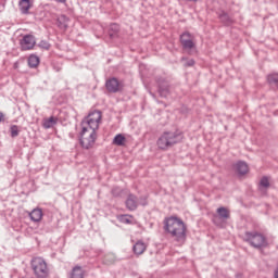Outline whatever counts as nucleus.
Returning <instances> with one entry per match:
<instances>
[{"label": "nucleus", "mask_w": 278, "mask_h": 278, "mask_svg": "<svg viewBox=\"0 0 278 278\" xmlns=\"http://www.w3.org/2000/svg\"><path fill=\"white\" fill-rule=\"evenodd\" d=\"M163 229L177 242L178 247H184L188 238V226L178 216H168L163 220Z\"/></svg>", "instance_id": "nucleus-1"}, {"label": "nucleus", "mask_w": 278, "mask_h": 278, "mask_svg": "<svg viewBox=\"0 0 278 278\" xmlns=\"http://www.w3.org/2000/svg\"><path fill=\"white\" fill-rule=\"evenodd\" d=\"M184 131L176 129L175 131H164L156 140V147L160 151H168L175 144L184 142Z\"/></svg>", "instance_id": "nucleus-2"}, {"label": "nucleus", "mask_w": 278, "mask_h": 278, "mask_svg": "<svg viewBox=\"0 0 278 278\" xmlns=\"http://www.w3.org/2000/svg\"><path fill=\"white\" fill-rule=\"evenodd\" d=\"M243 242H248L253 249H268V238L258 231H245Z\"/></svg>", "instance_id": "nucleus-3"}, {"label": "nucleus", "mask_w": 278, "mask_h": 278, "mask_svg": "<svg viewBox=\"0 0 278 278\" xmlns=\"http://www.w3.org/2000/svg\"><path fill=\"white\" fill-rule=\"evenodd\" d=\"M30 268L36 278H49V275H51L47 261L40 256L31 258Z\"/></svg>", "instance_id": "nucleus-4"}, {"label": "nucleus", "mask_w": 278, "mask_h": 278, "mask_svg": "<svg viewBox=\"0 0 278 278\" xmlns=\"http://www.w3.org/2000/svg\"><path fill=\"white\" fill-rule=\"evenodd\" d=\"M102 113L101 111H92L81 121V128L91 129L97 131L99 129V125H101Z\"/></svg>", "instance_id": "nucleus-5"}, {"label": "nucleus", "mask_w": 278, "mask_h": 278, "mask_svg": "<svg viewBox=\"0 0 278 278\" xmlns=\"http://www.w3.org/2000/svg\"><path fill=\"white\" fill-rule=\"evenodd\" d=\"M79 140L83 149H94V144L97 143V130L81 128Z\"/></svg>", "instance_id": "nucleus-6"}, {"label": "nucleus", "mask_w": 278, "mask_h": 278, "mask_svg": "<svg viewBox=\"0 0 278 278\" xmlns=\"http://www.w3.org/2000/svg\"><path fill=\"white\" fill-rule=\"evenodd\" d=\"M231 218V211L225 206H220L216 210V214L213 215L212 223L219 229L227 227V220Z\"/></svg>", "instance_id": "nucleus-7"}, {"label": "nucleus", "mask_w": 278, "mask_h": 278, "mask_svg": "<svg viewBox=\"0 0 278 278\" xmlns=\"http://www.w3.org/2000/svg\"><path fill=\"white\" fill-rule=\"evenodd\" d=\"M180 45L185 51H192L195 49L197 42L194 41V37L190 31H185L179 37Z\"/></svg>", "instance_id": "nucleus-8"}, {"label": "nucleus", "mask_w": 278, "mask_h": 278, "mask_svg": "<svg viewBox=\"0 0 278 278\" xmlns=\"http://www.w3.org/2000/svg\"><path fill=\"white\" fill-rule=\"evenodd\" d=\"M105 88L108 92L116 94V92H123V90L125 89V84H123V81H119L118 78L112 77L106 79Z\"/></svg>", "instance_id": "nucleus-9"}, {"label": "nucleus", "mask_w": 278, "mask_h": 278, "mask_svg": "<svg viewBox=\"0 0 278 278\" xmlns=\"http://www.w3.org/2000/svg\"><path fill=\"white\" fill-rule=\"evenodd\" d=\"M157 91L160 97L166 98L170 94V84L164 77L156 78Z\"/></svg>", "instance_id": "nucleus-10"}, {"label": "nucleus", "mask_w": 278, "mask_h": 278, "mask_svg": "<svg viewBox=\"0 0 278 278\" xmlns=\"http://www.w3.org/2000/svg\"><path fill=\"white\" fill-rule=\"evenodd\" d=\"M22 51H31L36 47V37L34 35H25L20 41Z\"/></svg>", "instance_id": "nucleus-11"}, {"label": "nucleus", "mask_w": 278, "mask_h": 278, "mask_svg": "<svg viewBox=\"0 0 278 278\" xmlns=\"http://www.w3.org/2000/svg\"><path fill=\"white\" fill-rule=\"evenodd\" d=\"M125 205L129 212H136L138 210V197L134 193L128 194Z\"/></svg>", "instance_id": "nucleus-12"}, {"label": "nucleus", "mask_w": 278, "mask_h": 278, "mask_svg": "<svg viewBox=\"0 0 278 278\" xmlns=\"http://www.w3.org/2000/svg\"><path fill=\"white\" fill-rule=\"evenodd\" d=\"M68 278H86V269L81 265H75L68 271Z\"/></svg>", "instance_id": "nucleus-13"}, {"label": "nucleus", "mask_w": 278, "mask_h": 278, "mask_svg": "<svg viewBox=\"0 0 278 278\" xmlns=\"http://www.w3.org/2000/svg\"><path fill=\"white\" fill-rule=\"evenodd\" d=\"M28 216L33 223H40L45 216V213L42 212V208L36 207L28 212Z\"/></svg>", "instance_id": "nucleus-14"}, {"label": "nucleus", "mask_w": 278, "mask_h": 278, "mask_svg": "<svg viewBox=\"0 0 278 278\" xmlns=\"http://www.w3.org/2000/svg\"><path fill=\"white\" fill-rule=\"evenodd\" d=\"M235 168L239 177H243V175H247L249 173V165L244 161L237 162Z\"/></svg>", "instance_id": "nucleus-15"}, {"label": "nucleus", "mask_w": 278, "mask_h": 278, "mask_svg": "<svg viewBox=\"0 0 278 278\" xmlns=\"http://www.w3.org/2000/svg\"><path fill=\"white\" fill-rule=\"evenodd\" d=\"M68 23H71V18H68L66 15H61L56 20V26L62 31H66V29H68Z\"/></svg>", "instance_id": "nucleus-16"}, {"label": "nucleus", "mask_w": 278, "mask_h": 278, "mask_svg": "<svg viewBox=\"0 0 278 278\" xmlns=\"http://www.w3.org/2000/svg\"><path fill=\"white\" fill-rule=\"evenodd\" d=\"M34 5V0H20L18 7L22 14H29V9Z\"/></svg>", "instance_id": "nucleus-17"}, {"label": "nucleus", "mask_w": 278, "mask_h": 278, "mask_svg": "<svg viewBox=\"0 0 278 278\" xmlns=\"http://www.w3.org/2000/svg\"><path fill=\"white\" fill-rule=\"evenodd\" d=\"M132 251L137 256L142 255V253L147 251V243H144L142 240L137 241L132 247Z\"/></svg>", "instance_id": "nucleus-18"}, {"label": "nucleus", "mask_w": 278, "mask_h": 278, "mask_svg": "<svg viewBox=\"0 0 278 278\" xmlns=\"http://www.w3.org/2000/svg\"><path fill=\"white\" fill-rule=\"evenodd\" d=\"M28 66L29 68H38V66L40 65V58H38V55L36 54H30L28 56Z\"/></svg>", "instance_id": "nucleus-19"}, {"label": "nucleus", "mask_w": 278, "mask_h": 278, "mask_svg": "<svg viewBox=\"0 0 278 278\" xmlns=\"http://www.w3.org/2000/svg\"><path fill=\"white\" fill-rule=\"evenodd\" d=\"M267 83L273 86L275 90H278V73H271L267 75Z\"/></svg>", "instance_id": "nucleus-20"}, {"label": "nucleus", "mask_w": 278, "mask_h": 278, "mask_svg": "<svg viewBox=\"0 0 278 278\" xmlns=\"http://www.w3.org/2000/svg\"><path fill=\"white\" fill-rule=\"evenodd\" d=\"M119 223H123V225H136V219L134 218V215H121L118 217Z\"/></svg>", "instance_id": "nucleus-21"}, {"label": "nucleus", "mask_w": 278, "mask_h": 278, "mask_svg": "<svg viewBox=\"0 0 278 278\" xmlns=\"http://www.w3.org/2000/svg\"><path fill=\"white\" fill-rule=\"evenodd\" d=\"M125 142H127V138H125V135L123 134H117L114 139H113V144L115 147H125Z\"/></svg>", "instance_id": "nucleus-22"}, {"label": "nucleus", "mask_w": 278, "mask_h": 278, "mask_svg": "<svg viewBox=\"0 0 278 278\" xmlns=\"http://www.w3.org/2000/svg\"><path fill=\"white\" fill-rule=\"evenodd\" d=\"M53 125H58L56 117L51 116L49 118L43 119V123H42L43 129H51V127H53Z\"/></svg>", "instance_id": "nucleus-23"}, {"label": "nucleus", "mask_w": 278, "mask_h": 278, "mask_svg": "<svg viewBox=\"0 0 278 278\" xmlns=\"http://www.w3.org/2000/svg\"><path fill=\"white\" fill-rule=\"evenodd\" d=\"M219 20L222 21V23H224V25H233L236 22L233 21V18H231V16H229V14L223 12L222 14H219Z\"/></svg>", "instance_id": "nucleus-24"}, {"label": "nucleus", "mask_w": 278, "mask_h": 278, "mask_svg": "<svg viewBox=\"0 0 278 278\" xmlns=\"http://www.w3.org/2000/svg\"><path fill=\"white\" fill-rule=\"evenodd\" d=\"M258 188H265V190H268V188H270V180L268 179V176H263L261 178Z\"/></svg>", "instance_id": "nucleus-25"}, {"label": "nucleus", "mask_w": 278, "mask_h": 278, "mask_svg": "<svg viewBox=\"0 0 278 278\" xmlns=\"http://www.w3.org/2000/svg\"><path fill=\"white\" fill-rule=\"evenodd\" d=\"M121 31V26H118V24L114 23L111 24L110 26V37L114 38L116 36V34H118Z\"/></svg>", "instance_id": "nucleus-26"}, {"label": "nucleus", "mask_w": 278, "mask_h": 278, "mask_svg": "<svg viewBox=\"0 0 278 278\" xmlns=\"http://www.w3.org/2000/svg\"><path fill=\"white\" fill-rule=\"evenodd\" d=\"M181 62H185V68H189L190 66H194V64H197L194 59L188 60L187 58H181Z\"/></svg>", "instance_id": "nucleus-27"}, {"label": "nucleus", "mask_w": 278, "mask_h": 278, "mask_svg": "<svg viewBox=\"0 0 278 278\" xmlns=\"http://www.w3.org/2000/svg\"><path fill=\"white\" fill-rule=\"evenodd\" d=\"M10 131H11V138H16L21 130H18V127L16 125H12L10 127Z\"/></svg>", "instance_id": "nucleus-28"}, {"label": "nucleus", "mask_w": 278, "mask_h": 278, "mask_svg": "<svg viewBox=\"0 0 278 278\" xmlns=\"http://www.w3.org/2000/svg\"><path fill=\"white\" fill-rule=\"evenodd\" d=\"M39 47H40V49H45L46 51H49L51 49V43H49L46 40H41L39 42Z\"/></svg>", "instance_id": "nucleus-29"}, {"label": "nucleus", "mask_w": 278, "mask_h": 278, "mask_svg": "<svg viewBox=\"0 0 278 278\" xmlns=\"http://www.w3.org/2000/svg\"><path fill=\"white\" fill-rule=\"evenodd\" d=\"M0 123H5V115L3 112H0Z\"/></svg>", "instance_id": "nucleus-30"}, {"label": "nucleus", "mask_w": 278, "mask_h": 278, "mask_svg": "<svg viewBox=\"0 0 278 278\" xmlns=\"http://www.w3.org/2000/svg\"><path fill=\"white\" fill-rule=\"evenodd\" d=\"M185 1H189L190 3H199V1L201 0H185Z\"/></svg>", "instance_id": "nucleus-31"}, {"label": "nucleus", "mask_w": 278, "mask_h": 278, "mask_svg": "<svg viewBox=\"0 0 278 278\" xmlns=\"http://www.w3.org/2000/svg\"><path fill=\"white\" fill-rule=\"evenodd\" d=\"M56 3H66V0H55Z\"/></svg>", "instance_id": "nucleus-32"}, {"label": "nucleus", "mask_w": 278, "mask_h": 278, "mask_svg": "<svg viewBox=\"0 0 278 278\" xmlns=\"http://www.w3.org/2000/svg\"><path fill=\"white\" fill-rule=\"evenodd\" d=\"M14 68H18V62L14 63Z\"/></svg>", "instance_id": "nucleus-33"}]
</instances>
